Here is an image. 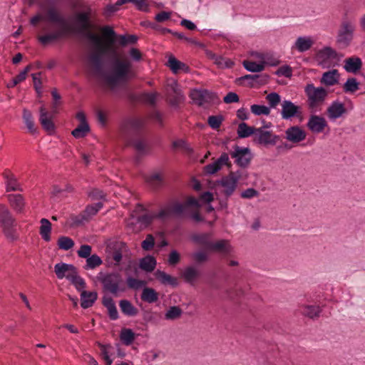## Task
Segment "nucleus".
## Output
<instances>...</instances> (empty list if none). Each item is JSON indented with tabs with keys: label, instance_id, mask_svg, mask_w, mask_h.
<instances>
[{
	"label": "nucleus",
	"instance_id": "63",
	"mask_svg": "<svg viewBox=\"0 0 365 365\" xmlns=\"http://www.w3.org/2000/svg\"><path fill=\"white\" fill-rule=\"evenodd\" d=\"M215 63L220 68H231L234 65V62L222 56H218L215 58Z\"/></svg>",
	"mask_w": 365,
	"mask_h": 365
},
{
	"label": "nucleus",
	"instance_id": "44",
	"mask_svg": "<svg viewBox=\"0 0 365 365\" xmlns=\"http://www.w3.org/2000/svg\"><path fill=\"white\" fill-rule=\"evenodd\" d=\"M135 334L130 329H123L121 330L120 338L123 343L126 345H130L135 340Z\"/></svg>",
	"mask_w": 365,
	"mask_h": 365
},
{
	"label": "nucleus",
	"instance_id": "31",
	"mask_svg": "<svg viewBox=\"0 0 365 365\" xmlns=\"http://www.w3.org/2000/svg\"><path fill=\"white\" fill-rule=\"evenodd\" d=\"M140 299L148 304H153L158 300V293L153 288L145 287L141 292Z\"/></svg>",
	"mask_w": 365,
	"mask_h": 365
},
{
	"label": "nucleus",
	"instance_id": "60",
	"mask_svg": "<svg viewBox=\"0 0 365 365\" xmlns=\"http://www.w3.org/2000/svg\"><path fill=\"white\" fill-rule=\"evenodd\" d=\"M169 102L172 106L177 107L179 103L184 100V95L182 92H176L175 93H170Z\"/></svg>",
	"mask_w": 365,
	"mask_h": 365
},
{
	"label": "nucleus",
	"instance_id": "13",
	"mask_svg": "<svg viewBox=\"0 0 365 365\" xmlns=\"http://www.w3.org/2000/svg\"><path fill=\"white\" fill-rule=\"evenodd\" d=\"M188 207L200 208L201 207V205L200 204L197 199H196L194 197H190L187 199L185 204H182L180 202H176L173 204L170 208V212L172 214L178 217H180L185 213L186 208Z\"/></svg>",
	"mask_w": 365,
	"mask_h": 365
},
{
	"label": "nucleus",
	"instance_id": "49",
	"mask_svg": "<svg viewBox=\"0 0 365 365\" xmlns=\"http://www.w3.org/2000/svg\"><path fill=\"white\" fill-rule=\"evenodd\" d=\"M321 312L319 306L309 305L304 308L303 314L311 319H315L319 317Z\"/></svg>",
	"mask_w": 365,
	"mask_h": 365
},
{
	"label": "nucleus",
	"instance_id": "14",
	"mask_svg": "<svg viewBox=\"0 0 365 365\" xmlns=\"http://www.w3.org/2000/svg\"><path fill=\"white\" fill-rule=\"evenodd\" d=\"M269 76L266 73L262 74H247L237 78L236 81L240 83L242 81L247 80L248 86L250 88H254L255 86H262L268 83Z\"/></svg>",
	"mask_w": 365,
	"mask_h": 365
},
{
	"label": "nucleus",
	"instance_id": "56",
	"mask_svg": "<svg viewBox=\"0 0 365 365\" xmlns=\"http://www.w3.org/2000/svg\"><path fill=\"white\" fill-rule=\"evenodd\" d=\"M223 120L224 117L222 115H210L208 117L207 123L211 128L216 130L220 128Z\"/></svg>",
	"mask_w": 365,
	"mask_h": 365
},
{
	"label": "nucleus",
	"instance_id": "15",
	"mask_svg": "<svg viewBox=\"0 0 365 365\" xmlns=\"http://www.w3.org/2000/svg\"><path fill=\"white\" fill-rule=\"evenodd\" d=\"M327 125L325 118L317 115H311L307 123V128L314 133H322Z\"/></svg>",
	"mask_w": 365,
	"mask_h": 365
},
{
	"label": "nucleus",
	"instance_id": "36",
	"mask_svg": "<svg viewBox=\"0 0 365 365\" xmlns=\"http://www.w3.org/2000/svg\"><path fill=\"white\" fill-rule=\"evenodd\" d=\"M22 118L29 132L31 133V134L36 133L37 128L35 127L34 118L31 112L26 108H24Z\"/></svg>",
	"mask_w": 365,
	"mask_h": 365
},
{
	"label": "nucleus",
	"instance_id": "57",
	"mask_svg": "<svg viewBox=\"0 0 365 365\" xmlns=\"http://www.w3.org/2000/svg\"><path fill=\"white\" fill-rule=\"evenodd\" d=\"M138 41V36L135 35H120L119 36V43L122 46H125L127 44H134Z\"/></svg>",
	"mask_w": 365,
	"mask_h": 365
},
{
	"label": "nucleus",
	"instance_id": "41",
	"mask_svg": "<svg viewBox=\"0 0 365 365\" xmlns=\"http://www.w3.org/2000/svg\"><path fill=\"white\" fill-rule=\"evenodd\" d=\"M266 62L262 61L259 63H257L255 61H251L248 60H245L242 62V65L244 68L249 72L252 73H258L261 72L264 69Z\"/></svg>",
	"mask_w": 365,
	"mask_h": 365
},
{
	"label": "nucleus",
	"instance_id": "28",
	"mask_svg": "<svg viewBox=\"0 0 365 365\" xmlns=\"http://www.w3.org/2000/svg\"><path fill=\"white\" fill-rule=\"evenodd\" d=\"M339 72L336 69H333L323 73L321 78V83L327 86H331L338 83Z\"/></svg>",
	"mask_w": 365,
	"mask_h": 365
},
{
	"label": "nucleus",
	"instance_id": "40",
	"mask_svg": "<svg viewBox=\"0 0 365 365\" xmlns=\"http://www.w3.org/2000/svg\"><path fill=\"white\" fill-rule=\"evenodd\" d=\"M257 128L249 126L245 123H241L238 125L237 135L240 138H245L255 133L257 134Z\"/></svg>",
	"mask_w": 365,
	"mask_h": 365
},
{
	"label": "nucleus",
	"instance_id": "19",
	"mask_svg": "<svg viewBox=\"0 0 365 365\" xmlns=\"http://www.w3.org/2000/svg\"><path fill=\"white\" fill-rule=\"evenodd\" d=\"M346 112L344 104L339 101H333L327 108L328 116L335 120Z\"/></svg>",
	"mask_w": 365,
	"mask_h": 365
},
{
	"label": "nucleus",
	"instance_id": "2",
	"mask_svg": "<svg viewBox=\"0 0 365 365\" xmlns=\"http://www.w3.org/2000/svg\"><path fill=\"white\" fill-rule=\"evenodd\" d=\"M74 20L75 24L73 26L68 25L65 20V24L52 27L43 26L42 31L45 32V34L38 37V41L46 46L63 38L68 33H73L87 38L96 46L101 45V38L91 31L93 24L91 20V10L76 13Z\"/></svg>",
	"mask_w": 365,
	"mask_h": 365
},
{
	"label": "nucleus",
	"instance_id": "50",
	"mask_svg": "<svg viewBox=\"0 0 365 365\" xmlns=\"http://www.w3.org/2000/svg\"><path fill=\"white\" fill-rule=\"evenodd\" d=\"M58 246L59 249L67 251L74 246V241L68 237L61 236L58 240Z\"/></svg>",
	"mask_w": 365,
	"mask_h": 365
},
{
	"label": "nucleus",
	"instance_id": "27",
	"mask_svg": "<svg viewBox=\"0 0 365 365\" xmlns=\"http://www.w3.org/2000/svg\"><path fill=\"white\" fill-rule=\"evenodd\" d=\"M119 307L122 313L127 317H135L138 314V309L128 299H121Z\"/></svg>",
	"mask_w": 365,
	"mask_h": 365
},
{
	"label": "nucleus",
	"instance_id": "11",
	"mask_svg": "<svg viewBox=\"0 0 365 365\" xmlns=\"http://www.w3.org/2000/svg\"><path fill=\"white\" fill-rule=\"evenodd\" d=\"M281 115L283 120H290L293 118L302 116L300 107L295 105L289 100H284L281 103Z\"/></svg>",
	"mask_w": 365,
	"mask_h": 365
},
{
	"label": "nucleus",
	"instance_id": "34",
	"mask_svg": "<svg viewBox=\"0 0 365 365\" xmlns=\"http://www.w3.org/2000/svg\"><path fill=\"white\" fill-rule=\"evenodd\" d=\"M68 281L75 287L78 292L81 293L86 287V283L79 274L78 269L73 272L72 276H68Z\"/></svg>",
	"mask_w": 365,
	"mask_h": 365
},
{
	"label": "nucleus",
	"instance_id": "43",
	"mask_svg": "<svg viewBox=\"0 0 365 365\" xmlns=\"http://www.w3.org/2000/svg\"><path fill=\"white\" fill-rule=\"evenodd\" d=\"M318 56L324 61L328 59H338L337 52L330 46H325L319 51Z\"/></svg>",
	"mask_w": 365,
	"mask_h": 365
},
{
	"label": "nucleus",
	"instance_id": "23",
	"mask_svg": "<svg viewBox=\"0 0 365 365\" xmlns=\"http://www.w3.org/2000/svg\"><path fill=\"white\" fill-rule=\"evenodd\" d=\"M98 299L96 292L82 291L81 293V307L83 309H88L93 306Z\"/></svg>",
	"mask_w": 365,
	"mask_h": 365
},
{
	"label": "nucleus",
	"instance_id": "62",
	"mask_svg": "<svg viewBox=\"0 0 365 365\" xmlns=\"http://www.w3.org/2000/svg\"><path fill=\"white\" fill-rule=\"evenodd\" d=\"M155 245V239L153 236L150 234L146 236L145 240H144L141 243V247L143 250L149 251L153 248Z\"/></svg>",
	"mask_w": 365,
	"mask_h": 365
},
{
	"label": "nucleus",
	"instance_id": "39",
	"mask_svg": "<svg viewBox=\"0 0 365 365\" xmlns=\"http://www.w3.org/2000/svg\"><path fill=\"white\" fill-rule=\"evenodd\" d=\"M155 275L157 279L163 284H170L174 287L178 285V279L165 272L158 270Z\"/></svg>",
	"mask_w": 365,
	"mask_h": 365
},
{
	"label": "nucleus",
	"instance_id": "9",
	"mask_svg": "<svg viewBox=\"0 0 365 365\" xmlns=\"http://www.w3.org/2000/svg\"><path fill=\"white\" fill-rule=\"evenodd\" d=\"M230 155L235 159V163L241 168H247L253 158L251 150L248 147H240L237 145L233 146V151Z\"/></svg>",
	"mask_w": 365,
	"mask_h": 365
},
{
	"label": "nucleus",
	"instance_id": "8",
	"mask_svg": "<svg viewBox=\"0 0 365 365\" xmlns=\"http://www.w3.org/2000/svg\"><path fill=\"white\" fill-rule=\"evenodd\" d=\"M354 30V21L348 19H343L336 37L337 43L348 46L353 39Z\"/></svg>",
	"mask_w": 365,
	"mask_h": 365
},
{
	"label": "nucleus",
	"instance_id": "32",
	"mask_svg": "<svg viewBox=\"0 0 365 365\" xmlns=\"http://www.w3.org/2000/svg\"><path fill=\"white\" fill-rule=\"evenodd\" d=\"M134 148L138 152V155L135 158L136 161L140 160V155H145L148 153V148L145 140L140 138H133L130 143Z\"/></svg>",
	"mask_w": 365,
	"mask_h": 365
},
{
	"label": "nucleus",
	"instance_id": "1",
	"mask_svg": "<svg viewBox=\"0 0 365 365\" xmlns=\"http://www.w3.org/2000/svg\"><path fill=\"white\" fill-rule=\"evenodd\" d=\"M96 72L104 80L111 88L120 83H125L132 76L131 63L128 61L120 60L112 46L90 56Z\"/></svg>",
	"mask_w": 365,
	"mask_h": 365
},
{
	"label": "nucleus",
	"instance_id": "4",
	"mask_svg": "<svg viewBox=\"0 0 365 365\" xmlns=\"http://www.w3.org/2000/svg\"><path fill=\"white\" fill-rule=\"evenodd\" d=\"M97 279L102 284L104 291L109 292L114 295H116L118 292H123L126 289L122 276L118 272L110 273L101 272L98 273Z\"/></svg>",
	"mask_w": 365,
	"mask_h": 365
},
{
	"label": "nucleus",
	"instance_id": "61",
	"mask_svg": "<svg viewBox=\"0 0 365 365\" xmlns=\"http://www.w3.org/2000/svg\"><path fill=\"white\" fill-rule=\"evenodd\" d=\"M215 162L220 169L223 165H226L228 168H231L232 167V164L230 162L229 155L227 153H222Z\"/></svg>",
	"mask_w": 365,
	"mask_h": 365
},
{
	"label": "nucleus",
	"instance_id": "52",
	"mask_svg": "<svg viewBox=\"0 0 365 365\" xmlns=\"http://www.w3.org/2000/svg\"><path fill=\"white\" fill-rule=\"evenodd\" d=\"M70 219L71 220L70 225L71 227H80L88 222L87 217H85L82 212L78 215H72Z\"/></svg>",
	"mask_w": 365,
	"mask_h": 365
},
{
	"label": "nucleus",
	"instance_id": "55",
	"mask_svg": "<svg viewBox=\"0 0 365 365\" xmlns=\"http://www.w3.org/2000/svg\"><path fill=\"white\" fill-rule=\"evenodd\" d=\"M251 111L256 115H268L270 113V109L269 107L264 105L254 104L251 106Z\"/></svg>",
	"mask_w": 365,
	"mask_h": 365
},
{
	"label": "nucleus",
	"instance_id": "38",
	"mask_svg": "<svg viewBox=\"0 0 365 365\" xmlns=\"http://www.w3.org/2000/svg\"><path fill=\"white\" fill-rule=\"evenodd\" d=\"M185 281L190 284H193L195 279L199 277V271L193 266L187 267L182 274Z\"/></svg>",
	"mask_w": 365,
	"mask_h": 365
},
{
	"label": "nucleus",
	"instance_id": "48",
	"mask_svg": "<svg viewBox=\"0 0 365 365\" xmlns=\"http://www.w3.org/2000/svg\"><path fill=\"white\" fill-rule=\"evenodd\" d=\"M359 83L355 78H349L344 84V91L346 93H354L359 89Z\"/></svg>",
	"mask_w": 365,
	"mask_h": 365
},
{
	"label": "nucleus",
	"instance_id": "5",
	"mask_svg": "<svg viewBox=\"0 0 365 365\" xmlns=\"http://www.w3.org/2000/svg\"><path fill=\"white\" fill-rule=\"evenodd\" d=\"M16 225V220L9 208L5 205L0 204V227L6 237L12 241L16 239L15 235Z\"/></svg>",
	"mask_w": 365,
	"mask_h": 365
},
{
	"label": "nucleus",
	"instance_id": "29",
	"mask_svg": "<svg viewBox=\"0 0 365 365\" xmlns=\"http://www.w3.org/2000/svg\"><path fill=\"white\" fill-rule=\"evenodd\" d=\"M9 202L11 207L17 212H21L24 207V199L20 194H10L7 195Z\"/></svg>",
	"mask_w": 365,
	"mask_h": 365
},
{
	"label": "nucleus",
	"instance_id": "25",
	"mask_svg": "<svg viewBox=\"0 0 365 365\" xmlns=\"http://www.w3.org/2000/svg\"><path fill=\"white\" fill-rule=\"evenodd\" d=\"M362 66L361 59L356 56L347 58L344 61V68L348 73H356Z\"/></svg>",
	"mask_w": 365,
	"mask_h": 365
},
{
	"label": "nucleus",
	"instance_id": "53",
	"mask_svg": "<svg viewBox=\"0 0 365 365\" xmlns=\"http://www.w3.org/2000/svg\"><path fill=\"white\" fill-rule=\"evenodd\" d=\"M210 235L207 233H202V234H197L195 235L192 237V240L203 246H205L206 248L209 249L210 245L212 242L209 240Z\"/></svg>",
	"mask_w": 365,
	"mask_h": 365
},
{
	"label": "nucleus",
	"instance_id": "3",
	"mask_svg": "<svg viewBox=\"0 0 365 365\" xmlns=\"http://www.w3.org/2000/svg\"><path fill=\"white\" fill-rule=\"evenodd\" d=\"M40 11L30 19V24L36 26L40 21L51 22L56 26L65 24V18L54 5H46V3L39 4Z\"/></svg>",
	"mask_w": 365,
	"mask_h": 365
},
{
	"label": "nucleus",
	"instance_id": "59",
	"mask_svg": "<svg viewBox=\"0 0 365 365\" xmlns=\"http://www.w3.org/2000/svg\"><path fill=\"white\" fill-rule=\"evenodd\" d=\"M101 31H103V34L106 37H110V38L108 39V42L110 45H113L115 43V38L116 37V33L113 30V29L109 26H105L102 27Z\"/></svg>",
	"mask_w": 365,
	"mask_h": 365
},
{
	"label": "nucleus",
	"instance_id": "35",
	"mask_svg": "<svg viewBox=\"0 0 365 365\" xmlns=\"http://www.w3.org/2000/svg\"><path fill=\"white\" fill-rule=\"evenodd\" d=\"M156 259L151 255H147L140 259L139 267L147 272H153L156 266Z\"/></svg>",
	"mask_w": 365,
	"mask_h": 365
},
{
	"label": "nucleus",
	"instance_id": "26",
	"mask_svg": "<svg viewBox=\"0 0 365 365\" xmlns=\"http://www.w3.org/2000/svg\"><path fill=\"white\" fill-rule=\"evenodd\" d=\"M102 304L108 309V316L111 320H116L118 319L119 315L115 304L110 297H103Z\"/></svg>",
	"mask_w": 365,
	"mask_h": 365
},
{
	"label": "nucleus",
	"instance_id": "18",
	"mask_svg": "<svg viewBox=\"0 0 365 365\" xmlns=\"http://www.w3.org/2000/svg\"><path fill=\"white\" fill-rule=\"evenodd\" d=\"M154 218L155 217L153 215L148 214L135 217L134 213H131L128 222V226L133 227L137 223H139L140 229H144L152 223Z\"/></svg>",
	"mask_w": 365,
	"mask_h": 365
},
{
	"label": "nucleus",
	"instance_id": "54",
	"mask_svg": "<svg viewBox=\"0 0 365 365\" xmlns=\"http://www.w3.org/2000/svg\"><path fill=\"white\" fill-rule=\"evenodd\" d=\"M266 99L269 103V108H275L281 102V96L276 92L269 93L266 96Z\"/></svg>",
	"mask_w": 365,
	"mask_h": 365
},
{
	"label": "nucleus",
	"instance_id": "12",
	"mask_svg": "<svg viewBox=\"0 0 365 365\" xmlns=\"http://www.w3.org/2000/svg\"><path fill=\"white\" fill-rule=\"evenodd\" d=\"M56 113L57 110H53L51 113L48 112L43 106L39 108V122L42 128L48 133L55 130L56 127L52 118Z\"/></svg>",
	"mask_w": 365,
	"mask_h": 365
},
{
	"label": "nucleus",
	"instance_id": "30",
	"mask_svg": "<svg viewBox=\"0 0 365 365\" xmlns=\"http://www.w3.org/2000/svg\"><path fill=\"white\" fill-rule=\"evenodd\" d=\"M6 179V191H22L20 184L18 182L16 178L13 175L7 173L3 174Z\"/></svg>",
	"mask_w": 365,
	"mask_h": 365
},
{
	"label": "nucleus",
	"instance_id": "64",
	"mask_svg": "<svg viewBox=\"0 0 365 365\" xmlns=\"http://www.w3.org/2000/svg\"><path fill=\"white\" fill-rule=\"evenodd\" d=\"M92 247L88 245H82L77 251L78 256L81 258L87 259L91 256Z\"/></svg>",
	"mask_w": 365,
	"mask_h": 365
},
{
	"label": "nucleus",
	"instance_id": "6",
	"mask_svg": "<svg viewBox=\"0 0 365 365\" xmlns=\"http://www.w3.org/2000/svg\"><path fill=\"white\" fill-rule=\"evenodd\" d=\"M305 93L307 96V104L310 109L313 110L322 104L327 96V91L323 87H314L313 84H308L305 87Z\"/></svg>",
	"mask_w": 365,
	"mask_h": 365
},
{
	"label": "nucleus",
	"instance_id": "37",
	"mask_svg": "<svg viewBox=\"0 0 365 365\" xmlns=\"http://www.w3.org/2000/svg\"><path fill=\"white\" fill-rule=\"evenodd\" d=\"M40 223L41 226L39 233L42 239L46 242L51 241L50 233L51 232V223L46 218H42Z\"/></svg>",
	"mask_w": 365,
	"mask_h": 365
},
{
	"label": "nucleus",
	"instance_id": "10",
	"mask_svg": "<svg viewBox=\"0 0 365 365\" xmlns=\"http://www.w3.org/2000/svg\"><path fill=\"white\" fill-rule=\"evenodd\" d=\"M190 97L195 104L202 106L214 101L215 95L206 89H194L190 92Z\"/></svg>",
	"mask_w": 365,
	"mask_h": 365
},
{
	"label": "nucleus",
	"instance_id": "51",
	"mask_svg": "<svg viewBox=\"0 0 365 365\" xmlns=\"http://www.w3.org/2000/svg\"><path fill=\"white\" fill-rule=\"evenodd\" d=\"M126 283L129 289L135 290L138 289L143 287H145L147 284L146 281L138 279L132 277H127Z\"/></svg>",
	"mask_w": 365,
	"mask_h": 365
},
{
	"label": "nucleus",
	"instance_id": "46",
	"mask_svg": "<svg viewBox=\"0 0 365 365\" xmlns=\"http://www.w3.org/2000/svg\"><path fill=\"white\" fill-rule=\"evenodd\" d=\"M90 131L88 123L79 124L72 132V135L76 138H84Z\"/></svg>",
	"mask_w": 365,
	"mask_h": 365
},
{
	"label": "nucleus",
	"instance_id": "47",
	"mask_svg": "<svg viewBox=\"0 0 365 365\" xmlns=\"http://www.w3.org/2000/svg\"><path fill=\"white\" fill-rule=\"evenodd\" d=\"M182 310L178 306L170 307V309L165 314V319L166 320H175L181 317Z\"/></svg>",
	"mask_w": 365,
	"mask_h": 365
},
{
	"label": "nucleus",
	"instance_id": "20",
	"mask_svg": "<svg viewBox=\"0 0 365 365\" xmlns=\"http://www.w3.org/2000/svg\"><path fill=\"white\" fill-rule=\"evenodd\" d=\"M145 125L144 120L139 118H132L127 121L126 124L122 127L124 132H127V129H130L136 137H140V132Z\"/></svg>",
	"mask_w": 365,
	"mask_h": 365
},
{
	"label": "nucleus",
	"instance_id": "42",
	"mask_svg": "<svg viewBox=\"0 0 365 365\" xmlns=\"http://www.w3.org/2000/svg\"><path fill=\"white\" fill-rule=\"evenodd\" d=\"M103 204L101 202L89 205L82 212L85 217H87L88 222L91 217L97 214V212L103 207Z\"/></svg>",
	"mask_w": 365,
	"mask_h": 365
},
{
	"label": "nucleus",
	"instance_id": "58",
	"mask_svg": "<svg viewBox=\"0 0 365 365\" xmlns=\"http://www.w3.org/2000/svg\"><path fill=\"white\" fill-rule=\"evenodd\" d=\"M87 194H88V196L92 200H105L106 199V195L103 192V191L101 190H99L98 188H92L91 190H89L87 192Z\"/></svg>",
	"mask_w": 365,
	"mask_h": 365
},
{
	"label": "nucleus",
	"instance_id": "33",
	"mask_svg": "<svg viewBox=\"0 0 365 365\" xmlns=\"http://www.w3.org/2000/svg\"><path fill=\"white\" fill-rule=\"evenodd\" d=\"M271 137V131L262 130V128H258L257 130V135L254 141L257 144L267 145H269V143H272L269 140Z\"/></svg>",
	"mask_w": 365,
	"mask_h": 365
},
{
	"label": "nucleus",
	"instance_id": "45",
	"mask_svg": "<svg viewBox=\"0 0 365 365\" xmlns=\"http://www.w3.org/2000/svg\"><path fill=\"white\" fill-rule=\"evenodd\" d=\"M103 263L101 257L97 255H93L88 257L86 259V264L84 265L83 268L85 269H92L96 267L100 266Z\"/></svg>",
	"mask_w": 365,
	"mask_h": 365
},
{
	"label": "nucleus",
	"instance_id": "7",
	"mask_svg": "<svg viewBox=\"0 0 365 365\" xmlns=\"http://www.w3.org/2000/svg\"><path fill=\"white\" fill-rule=\"evenodd\" d=\"M238 184L227 175L215 182V195L230 197L237 188Z\"/></svg>",
	"mask_w": 365,
	"mask_h": 365
},
{
	"label": "nucleus",
	"instance_id": "22",
	"mask_svg": "<svg viewBox=\"0 0 365 365\" xmlns=\"http://www.w3.org/2000/svg\"><path fill=\"white\" fill-rule=\"evenodd\" d=\"M209 250L220 252L224 256L230 255L232 252V248L227 240H220L217 242H212Z\"/></svg>",
	"mask_w": 365,
	"mask_h": 365
},
{
	"label": "nucleus",
	"instance_id": "24",
	"mask_svg": "<svg viewBox=\"0 0 365 365\" xmlns=\"http://www.w3.org/2000/svg\"><path fill=\"white\" fill-rule=\"evenodd\" d=\"M313 44L314 41L310 36H299L292 48L300 53H304L309 50Z\"/></svg>",
	"mask_w": 365,
	"mask_h": 365
},
{
	"label": "nucleus",
	"instance_id": "16",
	"mask_svg": "<svg viewBox=\"0 0 365 365\" xmlns=\"http://www.w3.org/2000/svg\"><path fill=\"white\" fill-rule=\"evenodd\" d=\"M306 136V132L297 125L291 126L285 130L286 139L293 143L302 142Z\"/></svg>",
	"mask_w": 365,
	"mask_h": 365
},
{
	"label": "nucleus",
	"instance_id": "17",
	"mask_svg": "<svg viewBox=\"0 0 365 365\" xmlns=\"http://www.w3.org/2000/svg\"><path fill=\"white\" fill-rule=\"evenodd\" d=\"M77 268L71 264H67L64 262L57 263L54 266V271L56 277L58 279L66 278L68 280V276H72Z\"/></svg>",
	"mask_w": 365,
	"mask_h": 365
},
{
	"label": "nucleus",
	"instance_id": "21",
	"mask_svg": "<svg viewBox=\"0 0 365 365\" xmlns=\"http://www.w3.org/2000/svg\"><path fill=\"white\" fill-rule=\"evenodd\" d=\"M166 65L170 68L173 73H178L180 71L184 73H189L190 68L185 63L178 60L173 56H170L168 58V63Z\"/></svg>",
	"mask_w": 365,
	"mask_h": 365
}]
</instances>
